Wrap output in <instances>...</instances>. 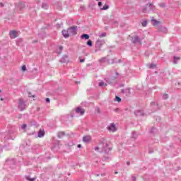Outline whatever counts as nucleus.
<instances>
[{"instance_id": "f257e3e1", "label": "nucleus", "mask_w": 181, "mask_h": 181, "mask_svg": "<svg viewBox=\"0 0 181 181\" xmlns=\"http://www.w3.org/2000/svg\"><path fill=\"white\" fill-rule=\"evenodd\" d=\"M155 9H156V7L152 3H150L142 8V12L143 13H149L150 12H155Z\"/></svg>"}, {"instance_id": "f03ea898", "label": "nucleus", "mask_w": 181, "mask_h": 181, "mask_svg": "<svg viewBox=\"0 0 181 181\" xmlns=\"http://www.w3.org/2000/svg\"><path fill=\"white\" fill-rule=\"evenodd\" d=\"M100 145H103L102 146V152H104L106 154H108L110 152H111V148L110 147V144L108 143L104 142V141H100Z\"/></svg>"}, {"instance_id": "7ed1b4c3", "label": "nucleus", "mask_w": 181, "mask_h": 181, "mask_svg": "<svg viewBox=\"0 0 181 181\" xmlns=\"http://www.w3.org/2000/svg\"><path fill=\"white\" fill-rule=\"evenodd\" d=\"M18 110L21 111L26 110V102L23 98L18 100Z\"/></svg>"}, {"instance_id": "20e7f679", "label": "nucleus", "mask_w": 181, "mask_h": 181, "mask_svg": "<svg viewBox=\"0 0 181 181\" xmlns=\"http://www.w3.org/2000/svg\"><path fill=\"white\" fill-rule=\"evenodd\" d=\"M68 31L69 35H72V36H74V35H77V26H72L71 28H69Z\"/></svg>"}, {"instance_id": "39448f33", "label": "nucleus", "mask_w": 181, "mask_h": 181, "mask_svg": "<svg viewBox=\"0 0 181 181\" xmlns=\"http://www.w3.org/2000/svg\"><path fill=\"white\" fill-rule=\"evenodd\" d=\"M105 45V40H98L95 43V47L97 49H101L103 47V45Z\"/></svg>"}, {"instance_id": "423d86ee", "label": "nucleus", "mask_w": 181, "mask_h": 181, "mask_svg": "<svg viewBox=\"0 0 181 181\" xmlns=\"http://www.w3.org/2000/svg\"><path fill=\"white\" fill-rule=\"evenodd\" d=\"M108 131L110 132H115L117 131V127L115 126V124L112 123L109 127H107Z\"/></svg>"}, {"instance_id": "0eeeda50", "label": "nucleus", "mask_w": 181, "mask_h": 181, "mask_svg": "<svg viewBox=\"0 0 181 181\" xmlns=\"http://www.w3.org/2000/svg\"><path fill=\"white\" fill-rule=\"evenodd\" d=\"M9 35L11 39H16V37H18V32H16V30H11Z\"/></svg>"}, {"instance_id": "6e6552de", "label": "nucleus", "mask_w": 181, "mask_h": 181, "mask_svg": "<svg viewBox=\"0 0 181 181\" xmlns=\"http://www.w3.org/2000/svg\"><path fill=\"white\" fill-rule=\"evenodd\" d=\"M134 115L136 117H144V110H136V111H134Z\"/></svg>"}, {"instance_id": "1a4fd4ad", "label": "nucleus", "mask_w": 181, "mask_h": 181, "mask_svg": "<svg viewBox=\"0 0 181 181\" xmlns=\"http://www.w3.org/2000/svg\"><path fill=\"white\" fill-rule=\"evenodd\" d=\"M62 33L65 39H67V37H70V33H69V29L67 30H63Z\"/></svg>"}, {"instance_id": "9d476101", "label": "nucleus", "mask_w": 181, "mask_h": 181, "mask_svg": "<svg viewBox=\"0 0 181 181\" xmlns=\"http://www.w3.org/2000/svg\"><path fill=\"white\" fill-rule=\"evenodd\" d=\"M132 43H141V37H138V35H136L132 39Z\"/></svg>"}, {"instance_id": "9b49d317", "label": "nucleus", "mask_w": 181, "mask_h": 181, "mask_svg": "<svg viewBox=\"0 0 181 181\" xmlns=\"http://www.w3.org/2000/svg\"><path fill=\"white\" fill-rule=\"evenodd\" d=\"M76 114H80L81 115H84V113L86 112L83 109H82L80 107H78L76 110Z\"/></svg>"}, {"instance_id": "f8f14e48", "label": "nucleus", "mask_w": 181, "mask_h": 181, "mask_svg": "<svg viewBox=\"0 0 181 181\" xmlns=\"http://www.w3.org/2000/svg\"><path fill=\"white\" fill-rule=\"evenodd\" d=\"M158 31L163 33H168V28L166 27L160 26L158 27Z\"/></svg>"}, {"instance_id": "ddd939ff", "label": "nucleus", "mask_w": 181, "mask_h": 181, "mask_svg": "<svg viewBox=\"0 0 181 181\" xmlns=\"http://www.w3.org/2000/svg\"><path fill=\"white\" fill-rule=\"evenodd\" d=\"M91 141V136H85L83 138V142H90Z\"/></svg>"}, {"instance_id": "4468645a", "label": "nucleus", "mask_w": 181, "mask_h": 181, "mask_svg": "<svg viewBox=\"0 0 181 181\" xmlns=\"http://www.w3.org/2000/svg\"><path fill=\"white\" fill-rule=\"evenodd\" d=\"M110 60L107 59V57H103L102 59H99L100 63H109Z\"/></svg>"}, {"instance_id": "2eb2a0df", "label": "nucleus", "mask_w": 181, "mask_h": 181, "mask_svg": "<svg viewBox=\"0 0 181 181\" xmlns=\"http://www.w3.org/2000/svg\"><path fill=\"white\" fill-rule=\"evenodd\" d=\"M150 134H151V135H155V134H158V129H156V127L151 128Z\"/></svg>"}, {"instance_id": "dca6fc26", "label": "nucleus", "mask_w": 181, "mask_h": 181, "mask_svg": "<svg viewBox=\"0 0 181 181\" xmlns=\"http://www.w3.org/2000/svg\"><path fill=\"white\" fill-rule=\"evenodd\" d=\"M43 136H45V130L40 129L38 132V138H43Z\"/></svg>"}, {"instance_id": "f3484780", "label": "nucleus", "mask_w": 181, "mask_h": 181, "mask_svg": "<svg viewBox=\"0 0 181 181\" xmlns=\"http://www.w3.org/2000/svg\"><path fill=\"white\" fill-rule=\"evenodd\" d=\"M81 39L88 40V39H90V35H88V34H83V35L81 36Z\"/></svg>"}, {"instance_id": "a211bd4d", "label": "nucleus", "mask_w": 181, "mask_h": 181, "mask_svg": "<svg viewBox=\"0 0 181 181\" xmlns=\"http://www.w3.org/2000/svg\"><path fill=\"white\" fill-rule=\"evenodd\" d=\"M62 52H63V46H59L58 49H57V54H62Z\"/></svg>"}, {"instance_id": "6ab92c4d", "label": "nucleus", "mask_w": 181, "mask_h": 181, "mask_svg": "<svg viewBox=\"0 0 181 181\" xmlns=\"http://www.w3.org/2000/svg\"><path fill=\"white\" fill-rule=\"evenodd\" d=\"M179 60H180V57H173V63H174V64H177V62H179Z\"/></svg>"}, {"instance_id": "aec40b11", "label": "nucleus", "mask_w": 181, "mask_h": 181, "mask_svg": "<svg viewBox=\"0 0 181 181\" xmlns=\"http://www.w3.org/2000/svg\"><path fill=\"white\" fill-rule=\"evenodd\" d=\"M67 55L64 56L61 59H60V62L61 63H66V62H67Z\"/></svg>"}, {"instance_id": "412c9836", "label": "nucleus", "mask_w": 181, "mask_h": 181, "mask_svg": "<svg viewBox=\"0 0 181 181\" xmlns=\"http://www.w3.org/2000/svg\"><path fill=\"white\" fill-rule=\"evenodd\" d=\"M25 179H26V180H28V181H35V180H36V177L30 178V176H29V175H26Z\"/></svg>"}, {"instance_id": "4be33fe9", "label": "nucleus", "mask_w": 181, "mask_h": 181, "mask_svg": "<svg viewBox=\"0 0 181 181\" xmlns=\"http://www.w3.org/2000/svg\"><path fill=\"white\" fill-rule=\"evenodd\" d=\"M64 135H65L64 132H59L58 133V138H62V137L64 136Z\"/></svg>"}, {"instance_id": "5701e85b", "label": "nucleus", "mask_w": 181, "mask_h": 181, "mask_svg": "<svg viewBox=\"0 0 181 181\" xmlns=\"http://www.w3.org/2000/svg\"><path fill=\"white\" fill-rule=\"evenodd\" d=\"M132 137L134 138V139H136L138 138V134H136V132H133Z\"/></svg>"}, {"instance_id": "b1692460", "label": "nucleus", "mask_w": 181, "mask_h": 181, "mask_svg": "<svg viewBox=\"0 0 181 181\" xmlns=\"http://www.w3.org/2000/svg\"><path fill=\"white\" fill-rule=\"evenodd\" d=\"M86 45L88 46H89L90 47H91L93 46V41H91L90 40H88L86 42Z\"/></svg>"}, {"instance_id": "393cba45", "label": "nucleus", "mask_w": 181, "mask_h": 181, "mask_svg": "<svg viewBox=\"0 0 181 181\" xmlns=\"http://www.w3.org/2000/svg\"><path fill=\"white\" fill-rule=\"evenodd\" d=\"M148 67L150 69H156V64H148Z\"/></svg>"}, {"instance_id": "a878e982", "label": "nucleus", "mask_w": 181, "mask_h": 181, "mask_svg": "<svg viewBox=\"0 0 181 181\" xmlns=\"http://www.w3.org/2000/svg\"><path fill=\"white\" fill-rule=\"evenodd\" d=\"M42 7L44 9H47V8H49V6H47V4L46 3H42Z\"/></svg>"}, {"instance_id": "bb28decb", "label": "nucleus", "mask_w": 181, "mask_h": 181, "mask_svg": "<svg viewBox=\"0 0 181 181\" xmlns=\"http://www.w3.org/2000/svg\"><path fill=\"white\" fill-rule=\"evenodd\" d=\"M110 8V6L107 5V4H105L103 7V11H107V9H108Z\"/></svg>"}, {"instance_id": "cd10ccee", "label": "nucleus", "mask_w": 181, "mask_h": 181, "mask_svg": "<svg viewBox=\"0 0 181 181\" xmlns=\"http://www.w3.org/2000/svg\"><path fill=\"white\" fill-rule=\"evenodd\" d=\"M152 22L154 26L156 25H159V21H158L157 20H153Z\"/></svg>"}, {"instance_id": "c85d7f7f", "label": "nucleus", "mask_w": 181, "mask_h": 181, "mask_svg": "<svg viewBox=\"0 0 181 181\" xmlns=\"http://www.w3.org/2000/svg\"><path fill=\"white\" fill-rule=\"evenodd\" d=\"M105 36H107V33L99 34V37H105Z\"/></svg>"}, {"instance_id": "c756f323", "label": "nucleus", "mask_w": 181, "mask_h": 181, "mask_svg": "<svg viewBox=\"0 0 181 181\" xmlns=\"http://www.w3.org/2000/svg\"><path fill=\"white\" fill-rule=\"evenodd\" d=\"M115 101H117V103H121V98L119 96H116L115 98Z\"/></svg>"}, {"instance_id": "7c9ffc66", "label": "nucleus", "mask_w": 181, "mask_h": 181, "mask_svg": "<svg viewBox=\"0 0 181 181\" xmlns=\"http://www.w3.org/2000/svg\"><path fill=\"white\" fill-rule=\"evenodd\" d=\"M142 26H144V28H145V26H146L148 25V21H144L141 23Z\"/></svg>"}, {"instance_id": "2f4dec72", "label": "nucleus", "mask_w": 181, "mask_h": 181, "mask_svg": "<svg viewBox=\"0 0 181 181\" xmlns=\"http://www.w3.org/2000/svg\"><path fill=\"white\" fill-rule=\"evenodd\" d=\"M168 95L167 93H165L163 95V100H168Z\"/></svg>"}, {"instance_id": "473e14b6", "label": "nucleus", "mask_w": 181, "mask_h": 181, "mask_svg": "<svg viewBox=\"0 0 181 181\" xmlns=\"http://www.w3.org/2000/svg\"><path fill=\"white\" fill-rule=\"evenodd\" d=\"M159 6H160V8H165V6H166V4L165 3H160Z\"/></svg>"}, {"instance_id": "72a5a7b5", "label": "nucleus", "mask_w": 181, "mask_h": 181, "mask_svg": "<svg viewBox=\"0 0 181 181\" xmlns=\"http://www.w3.org/2000/svg\"><path fill=\"white\" fill-rule=\"evenodd\" d=\"M151 107H158V105H156V103H155V102H151Z\"/></svg>"}, {"instance_id": "f704fd0d", "label": "nucleus", "mask_w": 181, "mask_h": 181, "mask_svg": "<svg viewBox=\"0 0 181 181\" xmlns=\"http://www.w3.org/2000/svg\"><path fill=\"white\" fill-rule=\"evenodd\" d=\"M79 62H80V63H84V62H86V59H84V58H83V59H81V57H79Z\"/></svg>"}, {"instance_id": "c9c22d12", "label": "nucleus", "mask_w": 181, "mask_h": 181, "mask_svg": "<svg viewBox=\"0 0 181 181\" xmlns=\"http://www.w3.org/2000/svg\"><path fill=\"white\" fill-rule=\"evenodd\" d=\"M28 127V125H26V124H24L21 126V129H26V127Z\"/></svg>"}, {"instance_id": "e433bc0d", "label": "nucleus", "mask_w": 181, "mask_h": 181, "mask_svg": "<svg viewBox=\"0 0 181 181\" xmlns=\"http://www.w3.org/2000/svg\"><path fill=\"white\" fill-rule=\"evenodd\" d=\"M21 69L23 71H26V65H23Z\"/></svg>"}, {"instance_id": "4c0bfd02", "label": "nucleus", "mask_w": 181, "mask_h": 181, "mask_svg": "<svg viewBox=\"0 0 181 181\" xmlns=\"http://www.w3.org/2000/svg\"><path fill=\"white\" fill-rule=\"evenodd\" d=\"M127 91H129V89H122L121 92L124 94V93H127Z\"/></svg>"}, {"instance_id": "58836bf2", "label": "nucleus", "mask_w": 181, "mask_h": 181, "mask_svg": "<svg viewBox=\"0 0 181 181\" xmlns=\"http://www.w3.org/2000/svg\"><path fill=\"white\" fill-rule=\"evenodd\" d=\"M103 86H104V82L103 81L99 82V86L103 87Z\"/></svg>"}, {"instance_id": "ea45409f", "label": "nucleus", "mask_w": 181, "mask_h": 181, "mask_svg": "<svg viewBox=\"0 0 181 181\" xmlns=\"http://www.w3.org/2000/svg\"><path fill=\"white\" fill-rule=\"evenodd\" d=\"M118 78V76H112L110 79L112 80H117Z\"/></svg>"}, {"instance_id": "a19ab883", "label": "nucleus", "mask_w": 181, "mask_h": 181, "mask_svg": "<svg viewBox=\"0 0 181 181\" xmlns=\"http://www.w3.org/2000/svg\"><path fill=\"white\" fill-rule=\"evenodd\" d=\"M23 42V40L22 39H19L17 42H16V43H17V45H19V43H21V42Z\"/></svg>"}, {"instance_id": "79ce46f5", "label": "nucleus", "mask_w": 181, "mask_h": 181, "mask_svg": "<svg viewBox=\"0 0 181 181\" xmlns=\"http://www.w3.org/2000/svg\"><path fill=\"white\" fill-rule=\"evenodd\" d=\"M98 6H99L100 8H101V6H103V3H102L101 1H99V2H98Z\"/></svg>"}, {"instance_id": "37998d69", "label": "nucleus", "mask_w": 181, "mask_h": 181, "mask_svg": "<svg viewBox=\"0 0 181 181\" xmlns=\"http://www.w3.org/2000/svg\"><path fill=\"white\" fill-rule=\"evenodd\" d=\"M45 101H46V103H50V98H47L45 99Z\"/></svg>"}, {"instance_id": "c03bdc74", "label": "nucleus", "mask_w": 181, "mask_h": 181, "mask_svg": "<svg viewBox=\"0 0 181 181\" xmlns=\"http://www.w3.org/2000/svg\"><path fill=\"white\" fill-rule=\"evenodd\" d=\"M132 179L133 181H136V177H135V176H132Z\"/></svg>"}, {"instance_id": "a18cd8bd", "label": "nucleus", "mask_w": 181, "mask_h": 181, "mask_svg": "<svg viewBox=\"0 0 181 181\" xmlns=\"http://www.w3.org/2000/svg\"><path fill=\"white\" fill-rule=\"evenodd\" d=\"M148 153H153V150L149 149V150H148Z\"/></svg>"}, {"instance_id": "49530a36", "label": "nucleus", "mask_w": 181, "mask_h": 181, "mask_svg": "<svg viewBox=\"0 0 181 181\" xmlns=\"http://www.w3.org/2000/svg\"><path fill=\"white\" fill-rule=\"evenodd\" d=\"M99 149H100V147L98 146L95 147V151H98Z\"/></svg>"}, {"instance_id": "de8ad7c7", "label": "nucleus", "mask_w": 181, "mask_h": 181, "mask_svg": "<svg viewBox=\"0 0 181 181\" xmlns=\"http://www.w3.org/2000/svg\"><path fill=\"white\" fill-rule=\"evenodd\" d=\"M127 165L128 166H129V165H131V162L127 161Z\"/></svg>"}, {"instance_id": "09e8293b", "label": "nucleus", "mask_w": 181, "mask_h": 181, "mask_svg": "<svg viewBox=\"0 0 181 181\" xmlns=\"http://www.w3.org/2000/svg\"><path fill=\"white\" fill-rule=\"evenodd\" d=\"M0 5H1V6H2V8H4V4L0 3Z\"/></svg>"}, {"instance_id": "8fccbe9b", "label": "nucleus", "mask_w": 181, "mask_h": 181, "mask_svg": "<svg viewBox=\"0 0 181 181\" xmlns=\"http://www.w3.org/2000/svg\"><path fill=\"white\" fill-rule=\"evenodd\" d=\"M78 148H81V144H78Z\"/></svg>"}, {"instance_id": "3c124183", "label": "nucleus", "mask_w": 181, "mask_h": 181, "mask_svg": "<svg viewBox=\"0 0 181 181\" xmlns=\"http://www.w3.org/2000/svg\"><path fill=\"white\" fill-rule=\"evenodd\" d=\"M116 76H119V74L118 72H116Z\"/></svg>"}, {"instance_id": "603ef678", "label": "nucleus", "mask_w": 181, "mask_h": 181, "mask_svg": "<svg viewBox=\"0 0 181 181\" xmlns=\"http://www.w3.org/2000/svg\"><path fill=\"white\" fill-rule=\"evenodd\" d=\"M115 25H118V22L115 21Z\"/></svg>"}, {"instance_id": "864d4df0", "label": "nucleus", "mask_w": 181, "mask_h": 181, "mask_svg": "<svg viewBox=\"0 0 181 181\" xmlns=\"http://www.w3.org/2000/svg\"><path fill=\"white\" fill-rule=\"evenodd\" d=\"M117 173H118V172H115V175H117Z\"/></svg>"}, {"instance_id": "5fc2aeb1", "label": "nucleus", "mask_w": 181, "mask_h": 181, "mask_svg": "<svg viewBox=\"0 0 181 181\" xmlns=\"http://www.w3.org/2000/svg\"><path fill=\"white\" fill-rule=\"evenodd\" d=\"M98 112H100V109L98 110Z\"/></svg>"}, {"instance_id": "6e6d98bb", "label": "nucleus", "mask_w": 181, "mask_h": 181, "mask_svg": "<svg viewBox=\"0 0 181 181\" xmlns=\"http://www.w3.org/2000/svg\"><path fill=\"white\" fill-rule=\"evenodd\" d=\"M1 101H2L4 99L1 98Z\"/></svg>"}, {"instance_id": "4d7b16f0", "label": "nucleus", "mask_w": 181, "mask_h": 181, "mask_svg": "<svg viewBox=\"0 0 181 181\" xmlns=\"http://www.w3.org/2000/svg\"><path fill=\"white\" fill-rule=\"evenodd\" d=\"M1 92V90H0V93Z\"/></svg>"}, {"instance_id": "13d9d810", "label": "nucleus", "mask_w": 181, "mask_h": 181, "mask_svg": "<svg viewBox=\"0 0 181 181\" xmlns=\"http://www.w3.org/2000/svg\"><path fill=\"white\" fill-rule=\"evenodd\" d=\"M96 1H98V0H96Z\"/></svg>"}]
</instances>
